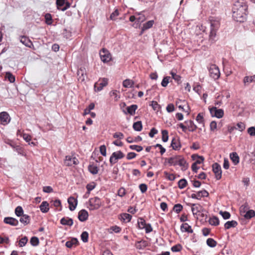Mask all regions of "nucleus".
I'll list each match as a JSON object with an SVG mask.
<instances>
[{
	"label": "nucleus",
	"mask_w": 255,
	"mask_h": 255,
	"mask_svg": "<svg viewBox=\"0 0 255 255\" xmlns=\"http://www.w3.org/2000/svg\"><path fill=\"white\" fill-rule=\"evenodd\" d=\"M248 6L243 0L236 1L232 8L233 18L238 22H243L246 19Z\"/></svg>",
	"instance_id": "nucleus-1"
},
{
	"label": "nucleus",
	"mask_w": 255,
	"mask_h": 255,
	"mask_svg": "<svg viewBox=\"0 0 255 255\" xmlns=\"http://www.w3.org/2000/svg\"><path fill=\"white\" fill-rule=\"evenodd\" d=\"M220 27V22L219 20L211 19L210 20V31L209 35L210 41L213 42L215 41L217 31Z\"/></svg>",
	"instance_id": "nucleus-2"
},
{
	"label": "nucleus",
	"mask_w": 255,
	"mask_h": 255,
	"mask_svg": "<svg viewBox=\"0 0 255 255\" xmlns=\"http://www.w3.org/2000/svg\"><path fill=\"white\" fill-rule=\"evenodd\" d=\"M102 204V202L100 198L94 197L89 199L88 202V208L90 210H96L99 209Z\"/></svg>",
	"instance_id": "nucleus-3"
},
{
	"label": "nucleus",
	"mask_w": 255,
	"mask_h": 255,
	"mask_svg": "<svg viewBox=\"0 0 255 255\" xmlns=\"http://www.w3.org/2000/svg\"><path fill=\"white\" fill-rule=\"evenodd\" d=\"M209 72L210 77L215 80L218 79L220 76L219 69L215 64H212L209 67Z\"/></svg>",
	"instance_id": "nucleus-4"
},
{
	"label": "nucleus",
	"mask_w": 255,
	"mask_h": 255,
	"mask_svg": "<svg viewBox=\"0 0 255 255\" xmlns=\"http://www.w3.org/2000/svg\"><path fill=\"white\" fill-rule=\"evenodd\" d=\"M125 157V154L121 151L119 150L117 151L114 152L110 158V164L113 165V164L116 163L119 159H122Z\"/></svg>",
	"instance_id": "nucleus-5"
},
{
	"label": "nucleus",
	"mask_w": 255,
	"mask_h": 255,
	"mask_svg": "<svg viewBox=\"0 0 255 255\" xmlns=\"http://www.w3.org/2000/svg\"><path fill=\"white\" fill-rule=\"evenodd\" d=\"M100 55L101 60L104 62L107 63L111 61L112 56L110 52L107 49L103 48L100 52Z\"/></svg>",
	"instance_id": "nucleus-6"
},
{
	"label": "nucleus",
	"mask_w": 255,
	"mask_h": 255,
	"mask_svg": "<svg viewBox=\"0 0 255 255\" xmlns=\"http://www.w3.org/2000/svg\"><path fill=\"white\" fill-rule=\"evenodd\" d=\"M79 163L78 159L73 156L67 155L65 157L64 163L66 166H71Z\"/></svg>",
	"instance_id": "nucleus-7"
},
{
	"label": "nucleus",
	"mask_w": 255,
	"mask_h": 255,
	"mask_svg": "<svg viewBox=\"0 0 255 255\" xmlns=\"http://www.w3.org/2000/svg\"><path fill=\"white\" fill-rule=\"evenodd\" d=\"M56 5L57 8L62 11L66 10L70 6V3L65 0H56Z\"/></svg>",
	"instance_id": "nucleus-8"
},
{
	"label": "nucleus",
	"mask_w": 255,
	"mask_h": 255,
	"mask_svg": "<svg viewBox=\"0 0 255 255\" xmlns=\"http://www.w3.org/2000/svg\"><path fill=\"white\" fill-rule=\"evenodd\" d=\"M212 168L216 178L217 180L220 179L222 177V170L220 164L217 163H214L212 165Z\"/></svg>",
	"instance_id": "nucleus-9"
},
{
	"label": "nucleus",
	"mask_w": 255,
	"mask_h": 255,
	"mask_svg": "<svg viewBox=\"0 0 255 255\" xmlns=\"http://www.w3.org/2000/svg\"><path fill=\"white\" fill-rule=\"evenodd\" d=\"M108 85V79L103 78L101 81L96 82L94 85V88L96 91H101L104 87Z\"/></svg>",
	"instance_id": "nucleus-10"
},
{
	"label": "nucleus",
	"mask_w": 255,
	"mask_h": 255,
	"mask_svg": "<svg viewBox=\"0 0 255 255\" xmlns=\"http://www.w3.org/2000/svg\"><path fill=\"white\" fill-rule=\"evenodd\" d=\"M208 195L209 193L206 190H202L197 192L192 193L191 195V197L193 199L201 200L202 197H208Z\"/></svg>",
	"instance_id": "nucleus-11"
},
{
	"label": "nucleus",
	"mask_w": 255,
	"mask_h": 255,
	"mask_svg": "<svg viewBox=\"0 0 255 255\" xmlns=\"http://www.w3.org/2000/svg\"><path fill=\"white\" fill-rule=\"evenodd\" d=\"M211 115L217 118H221L224 116V111L221 109H218L216 107H213L210 109Z\"/></svg>",
	"instance_id": "nucleus-12"
},
{
	"label": "nucleus",
	"mask_w": 255,
	"mask_h": 255,
	"mask_svg": "<svg viewBox=\"0 0 255 255\" xmlns=\"http://www.w3.org/2000/svg\"><path fill=\"white\" fill-rule=\"evenodd\" d=\"M0 120L1 124L5 125L10 121V118L9 114L6 112L0 113Z\"/></svg>",
	"instance_id": "nucleus-13"
},
{
	"label": "nucleus",
	"mask_w": 255,
	"mask_h": 255,
	"mask_svg": "<svg viewBox=\"0 0 255 255\" xmlns=\"http://www.w3.org/2000/svg\"><path fill=\"white\" fill-rule=\"evenodd\" d=\"M77 75L78 76V80L83 82L87 78V72L85 67H81L77 71Z\"/></svg>",
	"instance_id": "nucleus-14"
},
{
	"label": "nucleus",
	"mask_w": 255,
	"mask_h": 255,
	"mask_svg": "<svg viewBox=\"0 0 255 255\" xmlns=\"http://www.w3.org/2000/svg\"><path fill=\"white\" fill-rule=\"evenodd\" d=\"M68 203L69 205V210L74 211L77 205V200L74 197L71 196L68 199Z\"/></svg>",
	"instance_id": "nucleus-15"
},
{
	"label": "nucleus",
	"mask_w": 255,
	"mask_h": 255,
	"mask_svg": "<svg viewBox=\"0 0 255 255\" xmlns=\"http://www.w3.org/2000/svg\"><path fill=\"white\" fill-rule=\"evenodd\" d=\"M88 213L85 209L80 210L78 213V219L81 222L86 221L88 219Z\"/></svg>",
	"instance_id": "nucleus-16"
},
{
	"label": "nucleus",
	"mask_w": 255,
	"mask_h": 255,
	"mask_svg": "<svg viewBox=\"0 0 255 255\" xmlns=\"http://www.w3.org/2000/svg\"><path fill=\"white\" fill-rule=\"evenodd\" d=\"M3 222L12 226H16L18 224V221L12 217H5L4 218Z\"/></svg>",
	"instance_id": "nucleus-17"
},
{
	"label": "nucleus",
	"mask_w": 255,
	"mask_h": 255,
	"mask_svg": "<svg viewBox=\"0 0 255 255\" xmlns=\"http://www.w3.org/2000/svg\"><path fill=\"white\" fill-rule=\"evenodd\" d=\"M191 206V211L194 215H198L202 210V206L199 204H192Z\"/></svg>",
	"instance_id": "nucleus-18"
},
{
	"label": "nucleus",
	"mask_w": 255,
	"mask_h": 255,
	"mask_svg": "<svg viewBox=\"0 0 255 255\" xmlns=\"http://www.w3.org/2000/svg\"><path fill=\"white\" fill-rule=\"evenodd\" d=\"M20 41L25 46L28 47H31L33 44L31 40L26 36H22L20 38Z\"/></svg>",
	"instance_id": "nucleus-19"
},
{
	"label": "nucleus",
	"mask_w": 255,
	"mask_h": 255,
	"mask_svg": "<svg viewBox=\"0 0 255 255\" xmlns=\"http://www.w3.org/2000/svg\"><path fill=\"white\" fill-rule=\"evenodd\" d=\"M181 156H174L167 159L168 163L170 165L176 166L178 164V160H179Z\"/></svg>",
	"instance_id": "nucleus-20"
},
{
	"label": "nucleus",
	"mask_w": 255,
	"mask_h": 255,
	"mask_svg": "<svg viewBox=\"0 0 255 255\" xmlns=\"http://www.w3.org/2000/svg\"><path fill=\"white\" fill-rule=\"evenodd\" d=\"M154 21L153 20H149V21H147L146 22L144 23L143 24V26L141 28L140 35H141L143 33L144 31L147 30V29L150 28L151 27H152L153 25L154 24Z\"/></svg>",
	"instance_id": "nucleus-21"
},
{
	"label": "nucleus",
	"mask_w": 255,
	"mask_h": 255,
	"mask_svg": "<svg viewBox=\"0 0 255 255\" xmlns=\"http://www.w3.org/2000/svg\"><path fill=\"white\" fill-rule=\"evenodd\" d=\"M252 82H255V75L251 76H246L244 78L243 83L244 86H247Z\"/></svg>",
	"instance_id": "nucleus-22"
},
{
	"label": "nucleus",
	"mask_w": 255,
	"mask_h": 255,
	"mask_svg": "<svg viewBox=\"0 0 255 255\" xmlns=\"http://www.w3.org/2000/svg\"><path fill=\"white\" fill-rule=\"evenodd\" d=\"M178 165L181 167L182 171H185L188 167V164L186 161L181 156H180L179 160H178Z\"/></svg>",
	"instance_id": "nucleus-23"
},
{
	"label": "nucleus",
	"mask_w": 255,
	"mask_h": 255,
	"mask_svg": "<svg viewBox=\"0 0 255 255\" xmlns=\"http://www.w3.org/2000/svg\"><path fill=\"white\" fill-rule=\"evenodd\" d=\"M171 146L174 150H179L181 148V144L178 139L174 138L171 143Z\"/></svg>",
	"instance_id": "nucleus-24"
},
{
	"label": "nucleus",
	"mask_w": 255,
	"mask_h": 255,
	"mask_svg": "<svg viewBox=\"0 0 255 255\" xmlns=\"http://www.w3.org/2000/svg\"><path fill=\"white\" fill-rule=\"evenodd\" d=\"M60 223L63 225L71 226L73 224V221L71 218L63 217L61 219Z\"/></svg>",
	"instance_id": "nucleus-25"
},
{
	"label": "nucleus",
	"mask_w": 255,
	"mask_h": 255,
	"mask_svg": "<svg viewBox=\"0 0 255 255\" xmlns=\"http://www.w3.org/2000/svg\"><path fill=\"white\" fill-rule=\"evenodd\" d=\"M147 242L144 240H141L140 241H138L135 244V247L136 248V249L138 250H142L146 247H147Z\"/></svg>",
	"instance_id": "nucleus-26"
},
{
	"label": "nucleus",
	"mask_w": 255,
	"mask_h": 255,
	"mask_svg": "<svg viewBox=\"0 0 255 255\" xmlns=\"http://www.w3.org/2000/svg\"><path fill=\"white\" fill-rule=\"evenodd\" d=\"M78 241L76 238H73L71 240L66 242L65 246L68 248H71L73 246L77 245Z\"/></svg>",
	"instance_id": "nucleus-27"
},
{
	"label": "nucleus",
	"mask_w": 255,
	"mask_h": 255,
	"mask_svg": "<svg viewBox=\"0 0 255 255\" xmlns=\"http://www.w3.org/2000/svg\"><path fill=\"white\" fill-rule=\"evenodd\" d=\"M181 230L182 232H185L189 233H192L193 232L191 227L187 223L183 224L181 226Z\"/></svg>",
	"instance_id": "nucleus-28"
},
{
	"label": "nucleus",
	"mask_w": 255,
	"mask_h": 255,
	"mask_svg": "<svg viewBox=\"0 0 255 255\" xmlns=\"http://www.w3.org/2000/svg\"><path fill=\"white\" fill-rule=\"evenodd\" d=\"M39 208L42 213H47L49 210V204L47 201H43Z\"/></svg>",
	"instance_id": "nucleus-29"
},
{
	"label": "nucleus",
	"mask_w": 255,
	"mask_h": 255,
	"mask_svg": "<svg viewBox=\"0 0 255 255\" xmlns=\"http://www.w3.org/2000/svg\"><path fill=\"white\" fill-rule=\"evenodd\" d=\"M230 158L235 165H237L239 163L240 158L236 152H232L230 154Z\"/></svg>",
	"instance_id": "nucleus-30"
},
{
	"label": "nucleus",
	"mask_w": 255,
	"mask_h": 255,
	"mask_svg": "<svg viewBox=\"0 0 255 255\" xmlns=\"http://www.w3.org/2000/svg\"><path fill=\"white\" fill-rule=\"evenodd\" d=\"M238 225V223L237 221L232 220L230 221H227L224 225L225 228L226 229H229L231 228L236 227Z\"/></svg>",
	"instance_id": "nucleus-31"
},
{
	"label": "nucleus",
	"mask_w": 255,
	"mask_h": 255,
	"mask_svg": "<svg viewBox=\"0 0 255 255\" xmlns=\"http://www.w3.org/2000/svg\"><path fill=\"white\" fill-rule=\"evenodd\" d=\"M88 170L91 174L95 175L98 173L99 168L96 165L90 164L88 166Z\"/></svg>",
	"instance_id": "nucleus-32"
},
{
	"label": "nucleus",
	"mask_w": 255,
	"mask_h": 255,
	"mask_svg": "<svg viewBox=\"0 0 255 255\" xmlns=\"http://www.w3.org/2000/svg\"><path fill=\"white\" fill-rule=\"evenodd\" d=\"M134 82L130 79H127L123 82V86L125 88H132L133 86Z\"/></svg>",
	"instance_id": "nucleus-33"
},
{
	"label": "nucleus",
	"mask_w": 255,
	"mask_h": 255,
	"mask_svg": "<svg viewBox=\"0 0 255 255\" xmlns=\"http://www.w3.org/2000/svg\"><path fill=\"white\" fill-rule=\"evenodd\" d=\"M209 224L212 226H216L219 225L220 221L218 217L213 216L209 219Z\"/></svg>",
	"instance_id": "nucleus-34"
},
{
	"label": "nucleus",
	"mask_w": 255,
	"mask_h": 255,
	"mask_svg": "<svg viewBox=\"0 0 255 255\" xmlns=\"http://www.w3.org/2000/svg\"><path fill=\"white\" fill-rule=\"evenodd\" d=\"M243 216L246 219H250L255 216V211L253 210H249Z\"/></svg>",
	"instance_id": "nucleus-35"
},
{
	"label": "nucleus",
	"mask_w": 255,
	"mask_h": 255,
	"mask_svg": "<svg viewBox=\"0 0 255 255\" xmlns=\"http://www.w3.org/2000/svg\"><path fill=\"white\" fill-rule=\"evenodd\" d=\"M20 222L24 225H27L30 222V217L26 214L21 216Z\"/></svg>",
	"instance_id": "nucleus-36"
},
{
	"label": "nucleus",
	"mask_w": 255,
	"mask_h": 255,
	"mask_svg": "<svg viewBox=\"0 0 255 255\" xmlns=\"http://www.w3.org/2000/svg\"><path fill=\"white\" fill-rule=\"evenodd\" d=\"M133 128L134 130L139 131H141L142 128V125L141 122L138 121L136 122H135L133 124Z\"/></svg>",
	"instance_id": "nucleus-37"
},
{
	"label": "nucleus",
	"mask_w": 255,
	"mask_h": 255,
	"mask_svg": "<svg viewBox=\"0 0 255 255\" xmlns=\"http://www.w3.org/2000/svg\"><path fill=\"white\" fill-rule=\"evenodd\" d=\"M185 123L187 124L189 128V130L190 131H194L196 129L197 126L194 124L192 121L190 120L186 121Z\"/></svg>",
	"instance_id": "nucleus-38"
},
{
	"label": "nucleus",
	"mask_w": 255,
	"mask_h": 255,
	"mask_svg": "<svg viewBox=\"0 0 255 255\" xmlns=\"http://www.w3.org/2000/svg\"><path fill=\"white\" fill-rule=\"evenodd\" d=\"M137 108V106L136 105H132L127 107V111L128 114L131 115H133L135 114V112Z\"/></svg>",
	"instance_id": "nucleus-39"
},
{
	"label": "nucleus",
	"mask_w": 255,
	"mask_h": 255,
	"mask_svg": "<svg viewBox=\"0 0 255 255\" xmlns=\"http://www.w3.org/2000/svg\"><path fill=\"white\" fill-rule=\"evenodd\" d=\"M121 216L122 220L125 222H129L132 218L131 215L128 213H123Z\"/></svg>",
	"instance_id": "nucleus-40"
},
{
	"label": "nucleus",
	"mask_w": 255,
	"mask_h": 255,
	"mask_svg": "<svg viewBox=\"0 0 255 255\" xmlns=\"http://www.w3.org/2000/svg\"><path fill=\"white\" fill-rule=\"evenodd\" d=\"M249 210V207L247 203H245L242 205L240 209L241 214L243 216L248 210Z\"/></svg>",
	"instance_id": "nucleus-41"
},
{
	"label": "nucleus",
	"mask_w": 255,
	"mask_h": 255,
	"mask_svg": "<svg viewBox=\"0 0 255 255\" xmlns=\"http://www.w3.org/2000/svg\"><path fill=\"white\" fill-rule=\"evenodd\" d=\"M206 243L207 245L211 248L215 247L217 244V242L212 238L208 239L206 241Z\"/></svg>",
	"instance_id": "nucleus-42"
},
{
	"label": "nucleus",
	"mask_w": 255,
	"mask_h": 255,
	"mask_svg": "<svg viewBox=\"0 0 255 255\" xmlns=\"http://www.w3.org/2000/svg\"><path fill=\"white\" fill-rule=\"evenodd\" d=\"M5 78L7 79L10 83H14L15 78V76L10 72H7L5 73Z\"/></svg>",
	"instance_id": "nucleus-43"
},
{
	"label": "nucleus",
	"mask_w": 255,
	"mask_h": 255,
	"mask_svg": "<svg viewBox=\"0 0 255 255\" xmlns=\"http://www.w3.org/2000/svg\"><path fill=\"white\" fill-rule=\"evenodd\" d=\"M136 22L138 23H141L145 20L146 17L142 13L136 14Z\"/></svg>",
	"instance_id": "nucleus-44"
},
{
	"label": "nucleus",
	"mask_w": 255,
	"mask_h": 255,
	"mask_svg": "<svg viewBox=\"0 0 255 255\" xmlns=\"http://www.w3.org/2000/svg\"><path fill=\"white\" fill-rule=\"evenodd\" d=\"M187 185V181L185 179H181L178 182V187L180 189L184 188Z\"/></svg>",
	"instance_id": "nucleus-45"
},
{
	"label": "nucleus",
	"mask_w": 255,
	"mask_h": 255,
	"mask_svg": "<svg viewBox=\"0 0 255 255\" xmlns=\"http://www.w3.org/2000/svg\"><path fill=\"white\" fill-rule=\"evenodd\" d=\"M137 224L139 229H143L145 227L146 223L143 218H140L138 219Z\"/></svg>",
	"instance_id": "nucleus-46"
},
{
	"label": "nucleus",
	"mask_w": 255,
	"mask_h": 255,
	"mask_svg": "<svg viewBox=\"0 0 255 255\" xmlns=\"http://www.w3.org/2000/svg\"><path fill=\"white\" fill-rule=\"evenodd\" d=\"M121 231V228L117 226H114L111 227L108 229V232L110 233H113V232H114L115 233H118L120 232Z\"/></svg>",
	"instance_id": "nucleus-47"
},
{
	"label": "nucleus",
	"mask_w": 255,
	"mask_h": 255,
	"mask_svg": "<svg viewBox=\"0 0 255 255\" xmlns=\"http://www.w3.org/2000/svg\"><path fill=\"white\" fill-rule=\"evenodd\" d=\"M162 133V140L165 142L168 140V132L167 130H162L161 131Z\"/></svg>",
	"instance_id": "nucleus-48"
},
{
	"label": "nucleus",
	"mask_w": 255,
	"mask_h": 255,
	"mask_svg": "<svg viewBox=\"0 0 255 255\" xmlns=\"http://www.w3.org/2000/svg\"><path fill=\"white\" fill-rule=\"evenodd\" d=\"M15 214L18 217L23 215V210L21 206H17L15 209Z\"/></svg>",
	"instance_id": "nucleus-49"
},
{
	"label": "nucleus",
	"mask_w": 255,
	"mask_h": 255,
	"mask_svg": "<svg viewBox=\"0 0 255 255\" xmlns=\"http://www.w3.org/2000/svg\"><path fill=\"white\" fill-rule=\"evenodd\" d=\"M45 22L48 25H51L52 23V16L50 13H46L45 15Z\"/></svg>",
	"instance_id": "nucleus-50"
},
{
	"label": "nucleus",
	"mask_w": 255,
	"mask_h": 255,
	"mask_svg": "<svg viewBox=\"0 0 255 255\" xmlns=\"http://www.w3.org/2000/svg\"><path fill=\"white\" fill-rule=\"evenodd\" d=\"M30 244L33 246H37L39 245V241L37 237H33L31 238L30 241Z\"/></svg>",
	"instance_id": "nucleus-51"
},
{
	"label": "nucleus",
	"mask_w": 255,
	"mask_h": 255,
	"mask_svg": "<svg viewBox=\"0 0 255 255\" xmlns=\"http://www.w3.org/2000/svg\"><path fill=\"white\" fill-rule=\"evenodd\" d=\"M81 238L84 243L88 242L89 238V234L88 232L86 231L83 232L81 235Z\"/></svg>",
	"instance_id": "nucleus-52"
},
{
	"label": "nucleus",
	"mask_w": 255,
	"mask_h": 255,
	"mask_svg": "<svg viewBox=\"0 0 255 255\" xmlns=\"http://www.w3.org/2000/svg\"><path fill=\"white\" fill-rule=\"evenodd\" d=\"M183 209V206L180 204H175L173 208V210L176 213H179Z\"/></svg>",
	"instance_id": "nucleus-53"
},
{
	"label": "nucleus",
	"mask_w": 255,
	"mask_h": 255,
	"mask_svg": "<svg viewBox=\"0 0 255 255\" xmlns=\"http://www.w3.org/2000/svg\"><path fill=\"white\" fill-rule=\"evenodd\" d=\"M119 15V12L118 9H116L114 11H113L110 17V19L112 20H115L116 19L117 17Z\"/></svg>",
	"instance_id": "nucleus-54"
},
{
	"label": "nucleus",
	"mask_w": 255,
	"mask_h": 255,
	"mask_svg": "<svg viewBox=\"0 0 255 255\" xmlns=\"http://www.w3.org/2000/svg\"><path fill=\"white\" fill-rule=\"evenodd\" d=\"M219 214L222 216L223 219L225 220L228 219L231 217L230 213L227 211H220Z\"/></svg>",
	"instance_id": "nucleus-55"
},
{
	"label": "nucleus",
	"mask_w": 255,
	"mask_h": 255,
	"mask_svg": "<svg viewBox=\"0 0 255 255\" xmlns=\"http://www.w3.org/2000/svg\"><path fill=\"white\" fill-rule=\"evenodd\" d=\"M129 147L130 149L136 150L137 152H140L143 149V147L141 146L137 145H130Z\"/></svg>",
	"instance_id": "nucleus-56"
},
{
	"label": "nucleus",
	"mask_w": 255,
	"mask_h": 255,
	"mask_svg": "<svg viewBox=\"0 0 255 255\" xmlns=\"http://www.w3.org/2000/svg\"><path fill=\"white\" fill-rule=\"evenodd\" d=\"M170 77L169 76H166L163 78L161 82V85L163 87H166L169 82Z\"/></svg>",
	"instance_id": "nucleus-57"
},
{
	"label": "nucleus",
	"mask_w": 255,
	"mask_h": 255,
	"mask_svg": "<svg viewBox=\"0 0 255 255\" xmlns=\"http://www.w3.org/2000/svg\"><path fill=\"white\" fill-rule=\"evenodd\" d=\"M28 241V239L26 237L22 238L19 242V246L20 247H23L25 246Z\"/></svg>",
	"instance_id": "nucleus-58"
},
{
	"label": "nucleus",
	"mask_w": 255,
	"mask_h": 255,
	"mask_svg": "<svg viewBox=\"0 0 255 255\" xmlns=\"http://www.w3.org/2000/svg\"><path fill=\"white\" fill-rule=\"evenodd\" d=\"M236 129H238L241 131H243L246 128V125L244 123L240 122L237 124Z\"/></svg>",
	"instance_id": "nucleus-59"
},
{
	"label": "nucleus",
	"mask_w": 255,
	"mask_h": 255,
	"mask_svg": "<svg viewBox=\"0 0 255 255\" xmlns=\"http://www.w3.org/2000/svg\"><path fill=\"white\" fill-rule=\"evenodd\" d=\"M118 92L117 90H114L111 91L110 93L111 97H114L115 101H118L120 98V96L118 95Z\"/></svg>",
	"instance_id": "nucleus-60"
},
{
	"label": "nucleus",
	"mask_w": 255,
	"mask_h": 255,
	"mask_svg": "<svg viewBox=\"0 0 255 255\" xmlns=\"http://www.w3.org/2000/svg\"><path fill=\"white\" fill-rule=\"evenodd\" d=\"M96 187V184L95 182H92L87 185L86 188L88 191V193H90L92 190H93Z\"/></svg>",
	"instance_id": "nucleus-61"
},
{
	"label": "nucleus",
	"mask_w": 255,
	"mask_h": 255,
	"mask_svg": "<svg viewBox=\"0 0 255 255\" xmlns=\"http://www.w3.org/2000/svg\"><path fill=\"white\" fill-rule=\"evenodd\" d=\"M165 177L170 181H173L175 179V176L173 174L168 173L167 172H164V173Z\"/></svg>",
	"instance_id": "nucleus-62"
},
{
	"label": "nucleus",
	"mask_w": 255,
	"mask_h": 255,
	"mask_svg": "<svg viewBox=\"0 0 255 255\" xmlns=\"http://www.w3.org/2000/svg\"><path fill=\"white\" fill-rule=\"evenodd\" d=\"M182 247L180 245L177 244L171 248V251L173 252H178L181 251Z\"/></svg>",
	"instance_id": "nucleus-63"
},
{
	"label": "nucleus",
	"mask_w": 255,
	"mask_h": 255,
	"mask_svg": "<svg viewBox=\"0 0 255 255\" xmlns=\"http://www.w3.org/2000/svg\"><path fill=\"white\" fill-rule=\"evenodd\" d=\"M139 188L142 193H145L147 189V185L144 183L140 184L139 185Z\"/></svg>",
	"instance_id": "nucleus-64"
}]
</instances>
